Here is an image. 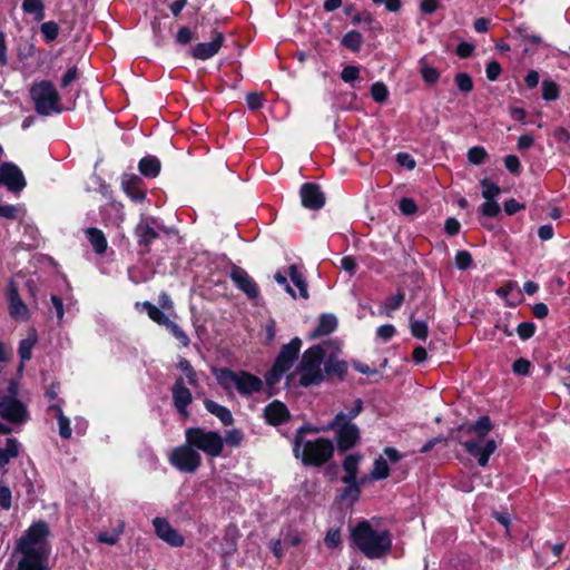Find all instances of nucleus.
I'll list each match as a JSON object with an SVG mask.
<instances>
[{"instance_id":"nucleus-1","label":"nucleus","mask_w":570,"mask_h":570,"mask_svg":"<svg viewBox=\"0 0 570 570\" xmlns=\"http://www.w3.org/2000/svg\"><path fill=\"white\" fill-rule=\"evenodd\" d=\"M48 524L43 521L33 523L18 540L13 558H17V570H49Z\"/></svg>"},{"instance_id":"nucleus-2","label":"nucleus","mask_w":570,"mask_h":570,"mask_svg":"<svg viewBox=\"0 0 570 570\" xmlns=\"http://www.w3.org/2000/svg\"><path fill=\"white\" fill-rule=\"evenodd\" d=\"M350 540L368 559L384 558L392 550L391 532L375 530L367 520L351 529Z\"/></svg>"},{"instance_id":"nucleus-3","label":"nucleus","mask_w":570,"mask_h":570,"mask_svg":"<svg viewBox=\"0 0 570 570\" xmlns=\"http://www.w3.org/2000/svg\"><path fill=\"white\" fill-rule=\"evenodd\" d=\"M308 428H299L294 436L293 452L305 465L321 466L334 454V444L330 439L318 438L314 441H304Z\"/></svg>"},{"instance_id":"nucleus-4","label":"nucleus","mask_w":570,"mask_h":570,"mask_svg":"<svg viewBox=\"0 0 570 570\" xmlns=\"http://www.w3.org/2000/svg\"><path fill=\"white\" fill-rule=\"evenodd\" d=\"M214 375L223 389L230 390L235 387L243 396L259 392L263 387L259 377L244 371L234 372L229 368H219L214 371Z\"/></svg>"},{"instance_id":"nucleus-5","label":"nucleus","mask_w":570,"mask_h":570,"mask_svg":"<svg viewBox=\"0 0 570 570\" xmlns=\"http://www.w3.org/2000/svg\"><path fill=\"white\" fill-rule=\"evenodd\" d=\"M185 438L186 442L191 444L196 451H203L208 456L216 458L223 452L224 439L218 432L189 428L185 431Z\"/></svg>"},{"instance_id":"nucleus-6","label":"nucleus","mask_w":570,"mask_h":570,"mask_svg":"<svg viewBox=\"0 0 570 570\" xmlns=\"http://www.w3.org/2000/svg\"><path fill=\"white\" fill-rule=\"evenodd\" d=\"M30 96L38 114L49 116L61 111L60 97L52 82L45 80L35 83L30 89Z\"/></svg>"},{"instance_id":"nucleus-7","label":"nucleus","mask_w":570,"mask_h":570,"mask_svg":"<svg viewBox=\"0 0 570 570\" xmlns=\"http://www.w3.org/2000/svg\"><path fill=\"white\" fill-rule=\"evenodd\" d=\"M325 353L320 345H315L306 350L302 356L298 372L301 374L299 382L303 386L317 384L323 380L322 363Z\"/></svg>"},{"instance_id":"nucleus-8","label":"nucleus","mask_w":570,"mask_h":570,"mask_svg":"<svg viewBox=\"0 0 570 570\" xmlns=\"http://www.w3.org/2000/svg\"><path fill=\"white\" fill-rule=\"evenodd\" d=\"M301 345V340L295 337L282 347L273 368L266 374V382L269 385L276 384L282 375L294 365L298 357Z\"/></svg>"},{"instance_id":"nucleus-9","label":"nucleus","mask_w":570,"mask_h":570,"mask_svg":"<svg viewBox=\"0 0 570 570\" xmlns=\"http://www.w3.org/2000/svg\"><path fill=\"white\" fill-rule=\"evenodd\" d=\"M327 430H336L337 446L341 452L348 451L360 440L358 428L354 423L346 421L345 413L343 412L335 415Z\"/></svg>"},{"instance_id":"nucleus-10","label":"nucleus","mask_w":570,"mask_h":570,"mask_svg":"<svg viewBox=\"0 0 570 570\" xmlns=\"http://www.w3.org/2000/svg\"><path fill=\"white\" fill-rule=\"evenodd\" d=\"M465 436L466 434L456 432L454 438L464 446L468 453L478 459L480 466L488 465L489 458L498 449L497 442L493 439L484 441V438H478V435H472L473 438L465 440Z\"/></svg>"},{"instance_id":"nucleus-11","label":"nucleus","mask_w":570,"mask_h":570,"mask_svg":"<svg viewBox=\"0 0 570 570\" xmlns=\"http://www.w3.org/2000/svg\"><path fill=\"white\" fill-rule=\"evenodd\" d=\"M169 462L181 472L194 473L202 463V456L191 444L186 442L173 450Z\"/></svg>"},{"instance_id":"nucleus-12","label":"nucleus","mask_w":570,"mask_h":570,"mask_svg":"<svg viewBox=\"0 0 570 570\" xmlns=\"http://www.w3.org/2000/svg\"><path fill=\"white\" fill-rule=\"evenodd\" d=\"M26 184V178L17 165L12 163L0 165V186H6L12 193H20Z\"/></svg>"},{"instance_id":"nucleus-13","label":"nucleus","mask_w":570,"mask_h":570,"mask_svg":"<svg viewBox=\"0 0 570 570\" xmlns=\"http://www.w3.org/2000/svg\"><path fill=\"white\" fill-rule=\"evenodd\" d=\"M0 417L10 423H22L27 420L28 413L21 402L11 396H3L0 400Z\"/></svg>"},{"instance_id":"nucleus-14","label":"nucleus","mask_w":570,"mask_h":570,"mask_svg":"<svg viewBox=\"0 0 570 570\" xmlns=\"http://www.w3.org/2000/svg\"><path fill=\"white\" fill-rule=\"evenodd\" d=\"M171 394L175 409L181 416L188 417L189 412L187 407L193 402V395L183 377L176 379L171 387Z\"/></svg>"},{"instance_id":"nucleus-15","label":"nucleus","mask_w":570,"mask_h":570,"mask_svg":"<svg viewBox=\"0 0 570 570\" xmlns=\"http://www.w3.org/2000/svg\"><path fill=\"white\" fill-rule=\"evenodd\" d=\"M299 194L302 198V205L307 209L318 210L325 204V195L316 184H303Z\"/></svg>"},{"instance_id":"nucleus-16","label":"nucleus","mask_w":570,"mask_h":570,"mask_svg":"<svg viewBox=\"0 0 570 570\" xmlns=\"http://www.w3.org/2000/svg\"><path fill=\"white\" fill-rule=\"evenodd\" d=\"M155 532L163 541L171 547L178 548L184 546V537L175 530L166 519L155 518L153 520Z\"/></svg>"},{"instance_id":"nucleus-17","label":"nucleus","mask_w":570,"mask_h":570,"mask_svg":"<svg viewBox=\"0 0 570 570\" xmlns=\"http://www.w3.org/2000/svg\"><path fill=\"white\" fill-rule=\"evenodd\" d=\"M230 278L235 285L244 292L248 298H256L259 294L257 284L253 278L240 267H233L230 272Z\"/></svg>"},{"instance_id":"nucleus-18","label":"nucleus","mask_w":570,"mask_h":570,"mask_svg":"<svg viewBox=\"0 0 570 570\" xmlns=\"http://www.w3.org/2000/svg\"><path fill=\"white\" fill-rule=\"evenodd\" d=\"M223 42H224L223 33L215 30L213 40L209 42L198 43L193 49L191 56L195 59L207 60V59L214 57L219 51Z\"/></svg>"},{"instance_id":"nucleus-19","label":"nucleus","mask_w":570,"mask_h":570,"mask_svg":"<svg viewBox=\"0 0 570 570\" xmlns=\"http://www.w3.org/2000/svg\"><path fill=\"white\" fill-rule=\"evenodd\" d=\"M9 313L19 321H26L29 316V309L19 296L18 289L11 282L8 288Z\"/></svg>"},{"instance_id":"nucleus-20","label":"nucleus","mask_w":570,"mask_h":570,"mask_svg":"<svg viewBox=\"0 0 570 570\" xmlns=\"http://www.w3.org/2000/svg\"><path fill=\"white\" fill-rule=\"evenodd\" d=\"M492 430V424L489 416H481L473 424H462L458 428V433L466 435H478V438H485Z\"/></svg>"},{"instance_id":"nucleus-21","label":"nucleus","mask_w":570,"mask_h":570,"mask_svg":"<svg viewBox=\"0 0 570 570\" xmlns=\"http://www.w3.org/2000/svg\"><path fill=\"white\" fill-rule=\"evenodd\" d=\"M264 415L269 424L278 425L288 419L289 413L285 404L274 401L265 407Z\"/></svg>"},{"instance_id":"nucleus-22","label":"nucleus","mask_w":570,"mask_h":570,"mask_svg":"<svg viewBox=\"0 0 570 570\" xmlns=\"http://www.w3.org/2000/svg\"><path fill=\"white\" fill-rule=\"evenodd\" d=\"M135 235L138 238V244L144 247H149V245L159 236L148 219L140 220L135 228Z\"/></svg>"},{"instance_id":"nucleus-23","label":"nucleus","mask_w":570,"mask_h":570,"mask_svg":"<svg viewBox=\"0 0 570 570\" xmlns=\"http://www.w3.org/2000/svg\"><path fill=\"white\" fill-rule=\"evenodd\" d=\"M362 455L358 453L348 454L343 461V470L345 474L342 476V482H352L357 480L358 464Z\"/></svg>"},{"instance_id":"nucleus-24","label":"nucleus","mask_w":570,"mask_h":570,"mask_svg":"<svg viewBox=\"0 0 570 570\" xmlns=\"http://www.w3.org/2000/svg\"><path fill=\"white\" fill-rule=\"evenodd\" d=\"M85 234L96 254L101 255L107 250L108 243L105 234L100 229L89 227L85 230Z\"/></svg>"},{"instance_id":"nucleus-25","label":"nucleus","mask_w":570,"mask_h":570,"mask_svg":"<svg viewBox=\"0 0 570 570\" xmlns=\"http://www.w3.org/2000/svg\"><path fill=\"white\" fill-rule=\"evenodd\" d=\"M204 405L206 410L216 417H218L224 425L233 424L234 419L232 412L227 407L208 399L204 401Z\"/></svg>"},{"instance_id":"nucleus-26","label":"nucleus","mask_w":570,"mask_h":570,"mask_svg":"<svg viewBox=\"0 0 570 570\" xmlns=\"http://www.w3.org/2000/svg\"><path fill=\"white\" fill-rule=\"evenodd\" d=\"M365 481L366 478L361 480H353L352 482H344L346 488L342 490L340 500L348 501L351 504H354L360 499L361 488L364 485Z\"/></svg>"},{"instance_id":"nucleus-27","label":"nucleus","mask_w":570,"mask_h":570,"mask_svg":"<svg viewBox=\"0 0 570 570\" xmlns=\"http://www.w3.org/2000/svg\"><path fill=\"white\" fill-rule=\"evenodd\" d=\"M337 326L336 317L333 315H322L316 328L311 333V338H316L331 334Z\"/></svg>"},{"instance_id":"nucleus-28","label":"nucleus","mask_w":570,"mask_h":570,"mask_svg":"<svg viewBox=\"0 0 570 570\" xmlns=\"http://www.w3.org/2000/svg\"><path fill=\"white\" fill-rule=\"evenodd\" d=\"M139 171L146 177H156L160 171V161L154 156H147L139 161Z\"/></svg>"},{"instance_id":"nucleus-29","label":"nucleus","mask_w":570,"mask_h":570,"mask_svg":"<svg viewBox=\"0 0 570 570\" xmlns=\"http://www.w3.org/2000/svg\"><path fill=\"white\" fill-rule=\"evenodd\" d=\"M19 454V443L16 439H7L4 448H0V466H4L9 461Z\"/></svg>"},{"instance_id":"nucleus-30","label":"nucleus","mask_w":570,"mask_h":570,"mask_svg":"<svg viewBox=\"0 0 570 570\" xmlns=\"http://www.w3.org/2000/svg\"><path fill=\"white\" fill-rule=\"evenodd\" d=\"M352 22L354 24L364 23L367 27V29L373 32H382L383 31L381 23L375 21L373 16L367 11H363L361 13L355 14L352 19Z\"/></svg>"},{"instance_id":"nucleus-31","label":"nucleus","mask_w":570,"mask_h":570,"mask_svg":"<svg viewBox=\"0 0 570 570\" xmlns=\"http://www.w3.org/2000/svg\"><path fill=\"white\" fill-rule=\"evenodd\" d=\"M288 273H289V277H291L292 282L299 291V296L304 299H307L309 296L308 291H307V283H306L305 278L303 277V275L298 272L297 266L291 265Z\"/></svg>"},{"instance_id":"nucleus-32","label":"nucleus","mask_w":570,"mask_h":570,"mask_svg":"<svg viewBox=\"0 0 570 570\" xmlns=\"http://www.w3.org/2000/svg\"><path fill=\"white\" fill-rule=\"evenodd\" d=\"M22 10L24 13L35 14L37 21L45 18V4L42 0H23Z\"/></svg>"},{"instance_id":"nucleus-33","label":"nucleus","mask_w":570,"mask_h":570,"mask_svg":"<svg viewBox=\"0 0 570 570\" xmlns=\"http://www.w3.org/2000/svg\"><path fill=\"white\" fill-rule=\"evenodd\" d=\"M142 308L147 312L150 320H153L158 325L167 326L170 320L161 312L157 306L151 304L150 302H144L141 304Z\"/></svg>"},{"instance_id":"nucleus-34","label":"nucleus","mask_w":570,"mask_h":570,"mask_svg":"<svg viewBox=\"0 0 570 570\" xmlns=\"http://www.w3.org/2000/svg\"><path fill=\"white\" fill-rule=\"evenodd\" d=\"M140 178L137 176L130 177L128 180L122 181L124 189L132 199H142L145 193L139 188Z\"/></svg>"},{"instance_id":"nucleus-35","label":"nucleus","mask_w":570,"mask_h":570,"mask_svg":"<svg viewBox=\"0 0 570 570\" xmlns=\"http://www.w3.org/2000/svg\"><path fill=\"white\" fill-rule=\"evenodd\" d=\"M51 409L56 411L60 436L63 439H69L72 433L69 419L63 415V412L59 405H52Z\"/></svg>"},{"instance_id":"nucleus-36","label":"nucleus","mask_w":570,"mask_h":570,"mask_svg":"<svg viewBox=\"0 0 570 570\" xmlns=\"http://www.w3.org/2000/svg\"><path fill=\"white\" fill-rule=\"evenodd\" d=\"M363 42L362 35L355 30L347 32L342 39V45L354 52L360 51Z\"/></svg>"},{"instance_id":"nucleus-37","label":"nucleus","mask_w":570,"mask_h":570,"mask_svg":"<svg viewBox=\"0 0 570 570\" xmlns=\"http://www.w3.org/2000/svg\"><path fill=\"white\" fill-rule=\"evenodd\" d=\"M390 475V468L386 460L382 456L377 458L374 461L373 470L371 472V479L373 480H384Z\"/></svg>"},{"instance_id":"nucleus-38","label":"nucleus","mask_w":570,"mask_h":570,"mask_svg":"<svg viewBox=\"0 0 570 570\" xmlns=\"http://www.w3.org/2000/svg\"><path fill=\"white\" fill-rule=\"evenodd\" d=\"M480 185L482 186V197L484 199H493L495 200V197L500 195L501 188L499 185L490 181L488 178H483L480 180Z\"/></svg>"},{"instance_id":"nucleus-39","label":"nucleus","mask_w":570,"mask_h":570,"mask_svg":"<svg viewBox=\"0 0 570 570\" xmlns=\"http://www.w3.org/2000/svg\"><path fill=\"white\" fill-rule=\"evenodd\" d=\"M178 368L185 373L187 381L191 386H198V377L196 371L194 370L188 360L180 358L178 363Z\"/></svg>"},{"instance_id":"nucleus-40","label":"nucleus","mask_w":570,"mask_h":570,"mask_svg":"<svg viewBox=\"0 0 570 570\" xmlns=\"http://www.w3.org/2000/svg\"><path fill=\"white\" fill-rule=\"evenodd\" d=\"M542 97L544 100L552 101L559 97V87L551 80L542 82Z\"/></svg>"},{"instance_id":"nucleus-41","label":"nucleus","mask_w":570,"mask_h":570,"mask_svg":"<svg viewBox=\"0 0 570 570\" xmlns=\"http://www.w3.org/2000/svg\"><path fill=\"white\" fill-rule=\"evenodd\" d=\"M404 302V293L397 292L394 296H391L387 298L386 303L383 306V313H385L387 316H391V312L397 309L402 303Z\"/></svg>"},{"instance_id":"nucleus-42","label":"nucleus","mask_w":570,"mask_h":570,"mask_svg":"<svg viewBox=\"0 0 570 570\" xmlns=\"http://www.w3.org/2000/svg\"><path fill=\"white\" fill-rule=\"evenodd\" d=\"M40 30L47 42L53 41L59 35V27L55 21L43 22Z\"/></svg>"},{"instance_id":"nucleus-43","label":"nucleus","mask_w":570,"mask_h":570,"mask_svg":"<svg viewBox=\"0 0 570 570\" xmlns=\"http://www.w3.org/2000/svg\"><path fill=\"white\" fill-rule=\"evenodd\" d=\"M455 85L462 92H470L473 89V81L469 73L459 72L454 78Z\"/></svg>"},{"instance_id":"nucleus-44","label":"nucleus","mask_w":570,"mask_h":570,"mask_svg":"<svg viewBox=\"0 0 570 570\" xmlns=\"http://www.w3.org/2000/svg\"><path fill=\"white\" fill-rule=\"evenodd\" d=\"M124 531V524L121 523L117 530H115L112 533L101 532L98 534L97 540L101 543H106L108 546H115L120 534Z\"/></svg>"},{"instance_id":"nucleus-45","label":"nucleus","mask_w":570,"mask_h":570,"mask_svg":"<svg viewBox=\"0 0 570 570\" xmlns=\"http://www.w3.org/2000/svg\"><path fill=\"white\" fill-rule=\"evenodd\" d=\"M325 371L331 374V373H335L336 375H338L340 377H342L346 371H347V366H346V363L345 362H342V361H336V360H328V362L325 364Z\"/></svg>"},{"instance_id":"nucleus-46","label":"nucleus","mask_w":570,"mask_h":570,"mask_svg":"<svg viewBox=\"0 0 570 570\" xmlns=\"http://www.w3.org/2000/svg\"><path fill=\"white\" fill-rule=\"evenodd\" d=\"M411 333L413 336L420 340H425L428 336V325L424 321H417L411 318Z\"/></svg>"},{"instance_id":"nucleus-47","label":"nucleus","mask_w":570,"mask_h":570,"mask_svg":"<svg viewBox=\"0 0 570 570\" xmlns=\"http://www.w3.org/2000/svg\"><path fill=\"white\" fill-rule=\"evenodd\" d=\"M176 340L180 342L183 346H188L190 341L188 335L174 322H169L166 326Z\"/></svg>"},{"instance_id":"nucleus-48","label":"nucleus","mask_w":570,"mask_h":570,"mask_svg":"<svg viewBox=\"0 0 570 570\" xmlns=\"http://www.w3.org/2000/svg\"><path fill=\"white\" fill-rule=\"evenodd\" d=\"M371 94L376 102H383L387 99L389 91L383 82H375L372 85Z\"/></svg>"},{"instance_id":"nucleus-49","label":"nucleus","mask_w":570,"mask_h":570,"mask_svg":"<svg viewBox=\"0 0 570 570\" xmlns=\"http://www.w3.org/2000/svg\"><path fill=\"white\" fill-rule=\"evenodd\" d=\"M487 150L483 147H472L468 151V159L474 165H480L485 160Z\"/></svg>"},{"instance_id":"nucleus-50","label":"nucleus","mask_w":570,"mask_h":570,"mask_svg":"<svg viewBox=\"0 0 570 570\" xmlns=\"http://www.w3.org/2000/svg\"><path fill=\"white\" fill-rule=\"evenodd\" d=\"M500 205L493 199H485L480 207L482 215L487 217H495L500 213Z\"/></svg>"},{"instance_id":"nucleus-51","label":"nucleus","mask_w":570,"mask_h":570,"mask_svg":"<svg viewBox=\"0 0 570 570\" xmlns=\"http://www.w3.org/2000/svg\"><path fill=\"white\" fill-rule=\"evenodd\" d=\"M472 262V256L468 250H459L455 255V265L459 269H468Z\"/></svg>"},{"instance_id":"nucleus-52","label":"nucleus","mask_w":570,"mask_h":570,"mask_svg":"<svg viewBox=\"0 0 570 570\" xmlns=\"http://www.w3.org/2000/svg\"><path fill=\"white\" fill-rule=\"evenodd\" d=\"M244 439V435L240 430L233 429L226 432L224 441L229 446H238Z\"/></svg>"},{"instance_id":"nucleus-53","label":"nucleus","mask_w":570,"mask_h":570,"mask_svg":"<svg viewBox=\"0 0 570 570\" xmlns=\"http://www.w3.org/2000/svg\"><path fill=\"white\" fill-rule=\"evenodd\" d=\"M535 331V325L531 322L521 323L517 327V333L521 340L525 341L533 336Z\"/></svg>"},{"instance_id":"nucleus-54","label":"nucleus","mask_w":570,"mask_h":570,"mask_svg":"<svg viewBox=\"0 0 570 570\" xmlns=\"http://www.w3.org/2000/svg\"><path fill=\"white\" fill-rule=\"evenodd\" d=\"M324 541L328 548H337L342 542L340 529L328 530L325 535Z\"/></svg>"},{"instance_id":"nucleus-55","label":"nucleus","mask_w":570,"mask_h":570,"mask_svg":"<svg viewBox=\"0 0 570 570\" xmlns=\"http://www.w3.org/2000/svg\"><path fill=\"white\" fill-rule=\"evenodd\" d=\"M399 208L404 215H413L417 210L415 202L407 197H404L400 200Z\"/></svg>"},{"instance_id":"nucleus-56","label":"nucleus","mask_w":570,"mask_h":570,"mask_svg":"<svg viewBox=\"0 0 570 570\" xmlns=\"http://www.w3.org/2000/svg\"><path fill=\"white\" fill-rule=\"evenodd\" d=\"M422 77L426 83H434L438 81L440 73L434 67L423 66L421 69Z\"/></svg>"},{"instance_id":"nucleus-57","label":"nucleus","mask_w":570,"mask_h":570,"mask_svg":"<svg viewBox=\"0 0 570 570\" xmlns=\"http://www.w3.org/2000/svg\"><path fill=\"white\" fill-rule=\"evenodd\" d=\"M247 105L250 109L256 110L263 106L264 97L261 92H249L246 97Z\"/></svg>"},{"instance_id":"nucleus-58","label":"nucleus","mask_w":570,"mask_h":570,"mask_svg":"<svg viewBox=\"0 0 570 570\" xmlns=\"http://www.w3.org/2000/svg\"><path fill=\"white\" fill-rule=\"evenodd\" d=\"M501 66L498 61H490L488 65H487V69H485V72H487V78L490 80V81H494L498 79V77L501 75Z\"/></svg>"},{"instance_id":"nucleus-59","label":"nucleus","mask_w":570,"mask_h":570,"mask_svg":"<svg viewBox=\"0 0 570 570\" xmlns=\"http://www.w3.org/2000/svg\"><path fill=\"white\" fill-rule=\"evenodd\" d=\"M504 166L512 174L520 173L521 165H520L519 158L515 155H508L504 158Z\"/></svg>"},{"instance_id":"nucleus-60","label":"nucleus","mask_w":570,"mask_h":570,"mask_svg":"<svg viewBox=\"0 0 570 570\" xmlns=\"http://www.w3.org/2000/svg\"><path fill=\"white\" fill-rule=\"evenodd\" d=\"M360 70L355 66H347L342 70L341 78L345 82H351L353 80H356L358 78Z\"/></svg>"},{"instance_id":"nucleus-61","label":"nucleus","mask_w":570,"mask_h":570,"mask_svg":"<svg viewBox=\"0 0 570 570\" xmlns=\"http://www.w3.org/2000/svg\"><path fill=\"white\" fill-rule=\"evenodd\" d=\"M512 368L517 374L527 375L530 370V362L525 358H519L513 363Z\"/></svg>"},{"instance_id":"nucleus-62","label":"nucleus","mask_w":570,"mask_h":570,"mask_svg":"<svg viewBox=\"0 0 570 570\" xmlns=\"http://www.w3.org/2000/svg\"><path fill=\"white\" fill-rule=\"evenodd\" d=\"M78 77V68L76 66L69 68L67 72L61 78V87H68L72 81H75Z\"/></svg>"},{"instance_id":"nucleus-63","label":"nucleus","mask_w":570,"mask_h":570,"mask_svg":"<svg viewBox=\"0 0 570 570\" xmlns=\"http://www.w3.org/2000/svg\"><path fill=\"white\" fill-rule=\"evenodd\" d=\"M32 346H33L32 341H30V340L21 341V343L19 345V354L22 360H30Z\"/></svg>"},{"instance_id":"nucleus-64","label":"nucleus","mask_w":570,"mask_h":570,"mask_svg":"<svg viewBox=\"0 0 570 570\" xmlns=\"http://www.w3.org/2000/svg\"><path fill=\"white\" fill-rule=\"evenodd\" d=\"M376 333L383 341H389L395 334V327L391 324L382 325L377 328Z\"/></svg>"}]
</instances>
